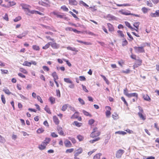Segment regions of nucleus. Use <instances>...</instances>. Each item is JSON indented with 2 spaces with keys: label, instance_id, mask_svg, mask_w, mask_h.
<instances>
[{
  "label": "nucleus",
  "instance_id": "f3484780",
  "mask_svg": "<svg viewBox=\"0 0 159 159\" xmlns=\"http://www.w3.org/2000/svg\"><path fill=\"white\" fill-rule=\"evenodd\" d=\"M138 61H139V63H135L134 65L133 66L134 68H137L139 66L141 65V63L142 62V60H137V62H138Z\"/></svg>",
  "mask_w": 159,
  "mask_h": 159
},
{
  "label": "nucleus",
  "instance_id": "603ef678",
  "mask_svg": "<svg viewBox=\"0 0 159 159\" xmlns=\"http://www.w3.org/2000/svg\"><path fill=\"white\" fill-rule=\"evenodd\" d=\"M140 23L139 22H135L134 23L133 25L135 27H139V25Z\"/></svg>",
  "mask_w": 159,
  "mask_h": 159
},
{
  "label": "nucleus",
  "instance_id": "e2e57ef3",
  "mask_svg": "<svg viewBox=\"0 0 159 159\" xmlns=\"http://www.w3.org/2000/svg\"><path fill=\"white\" fill-rule=\"evenodd\" d=\"M28 31H24L21 34V35L24 37H25L28 34Z\"/></svg>",
  "mask_w": 159,
  "mask_h": 159
},
{
  "label": "nucleus",
  "instance_id": "e433bc0d",
  "mask_svg": "<svg viewBox=\"0 0 159 159\" xmlns=\"http://www.w3.org/2000/svg\"><path fill=\"white\" fill-rule=\"evenodd\" d=\"M69 12L74 17L76 18V20H79V18H78L71 11H70Z\"/></svg>",
  "mask_w": 159,
  "mask_h": 159
},
{
  "label": "nucleus",
  "instance_id": "a211bd4d",
  "mask_svg": "<svg viewBox=\"0 0 159 159\" xmlns=\"http://www.w3.org/2000/svg\"><path fill=\"white\" fill-rule=\"evenodd\" d=\"M53 118L54 122L55 123L56 125H57L59 123V121L56 116H54L53 117Z\"/></svg>",
  "mask_w": 159,
  "mask_h": 159
},
{
  "label": "nucleus",
  "instance_id": "cd10ccee",
  "mask_svg": "<svg viewBox=\"0 0 159 159\" xmlns=\"http://www.w3.org/2000/svg\"><path fill=\"white\" fill-rule=\"evenodd\" d=\"M31 65V63L30 62H29L27 61H25L23 64L24 66H30Z\"/></svg>",
  "mask_w": 159,
  "mask_h": 159
},
{
  "label": "nucleus",
  "instance_id": "20e7f679",
  "mask_svg": "<svg viewBox=\"0 0 159 159\" xmlns=\"http://www.w3.org/2000/svg\"><path fill=\"white\" fill-rule=\"evenodd\" d=\"M134 48L136 52L142 53L144 52V50L143 47H134Z\"/></svg>",
  "mask_w": 159,
  "mask_h": 159
},
{
  "label": "nucleus",
  "instance_id": "4468645a",
  "mask_svg": "<svg viewBox=\"0 0 159 159\" xmlns=\"http://www.w3.org/2000/svg\"><path fill=\"white\" fill-rule=\"evenodd\" d=\"M52 76L53 78V80H55L58 79V77L56 72L55 71L53 72L52 74Z\"/></svg>",
  "mask_w": 159,
  "mask_h": 159
},
{
  "label": "nucleus",
  "instance_id": "5fc2aeb1",
  "mask_svg": "<svg viewBox=\"0 0 159 159\" xmlns=\"http://www.w3.org/2000/svg\"><path fill=\"white\" fill-rule=\"evenodd\" d=\"M56 94L57 96L58 97H61V94L60 91L59 89H57L56 90Z\"/></svg>",
  "mask_w": 159,
  "mask_h": 159
},
{
  "label": "nucleus",
  "instance_id": "774afa93",
  "mask_svg": "<svg viewBox=\"0 0 159 159\" xmlns=\"http://www.w3.org/2000/svg\"><path fill=\"white\" fill-rule=\"evenodd\" d=\"M51 136L54 138H56L58 137V135L55 132L52 133L51 134Z\"/></svg>",
  "mask_w": 159,
  "mask_h": 159
},
{
  "label": "nucleus",
  "instance_id": "13d9d810",
  "mask_svg": "<svg viewBox=\"0 0 159 159\" xmlns=\"http://www.w3.org/2000/svg\"><path fill=\"white\" fill-rule=\"evenodd\" d=\"M121 99L124 102L125 104L126 105V106H128V104L127 103V102L125 100V98L123 97H121Z\"/></svg>",
  "mask_w": 159,
  "mask_h": 159
},
{
  "label": "nucleus",
  "instance_id": "473e14b6",
  "mask_svg": "<svg viewBox=\"0 0 159 159\" xmlns=\"http://www.w3.org/2000/svg\"><path fill=\"white\" fill-rule=\"evenodd\" d=\"M50 43H51V42L48 43L46 44L45 46L43 47V49H46L48 48L50 45Z\"/></svg>",
  "mask_w": 159,
  "mask_h": 159
},
{
  "label": "nucleus",
  "instance_id": "bf43d9fd",
  "mask_svg": "<svg viewBox=\"0 0 159 159\" xmlns=\"http://www.w3.org/2000/svg\"><path fill=\"white\" fill-rule=\"evenodd\" d=\"M77 138L80 141H82L83 139V137L80 135H78L77 136Z\"/></svg>",
  "mask_w": 159,
  "mask_h": 159
},
{
  "label": "nucleus",
  "instance_id": "2f4dec72",
  "mask_svg": "<svg viewBox=\"0 0 159 159\" xmlns=\"http://www.w3.org/2000/svg\"><path fill=\"white\" fill-rule=\"evenodd\" d=\"M101 76L103 79L106 82L107 84H109V81L103 75H101Z\"/></svg>",
  "mask_w": 159,
  "mask_h": 159
},
{
  "label": "nucleus",
  "instance_id": "0e129e2a",
  "mask_svg": "<svg viewBox=\"0 0 159 159\" xmlns=\"http://www.w3.org/2000/svg\"><path fill=\"white\" fill-rule=\"evenodd\" d=\"M118 116V115L116 113H114L112 115V117L114 119H116L117 118Z\"/></svg>",
  "mask_w": 159,
  "mask_h": 159
},
{
  "label": "nucleus",
  "instance_id": "393cba45",
  "mask_svg": "<svg viewBox=\"0 0 159 159\" xmlns=\"http://www.w3.org/2000/svg\"><path fill=\"white\" fill-rule=\"evenodd\" d=\"M79 112H75L74 114H73L71 117V119H77L78 117Z\"/></svg>",
  "mask_w": 159,
  "mask_h": 159
},
{
  "label": "nucleus",
  "instance_id": "f257e3e1",
  "mask_svg": "<svg viewBox=\"0 0 159 159\" xmlns=\"http://www.w3.org/2000/svg\"><path fill=\"white\" fill-rule=\"evenodd\" d=\"M124 94L128 98H131L133 97H135L136 98V99H137L138 98V94L137 93H128V89L127 88H125L124 89Z\"/></svg>",
  "mask_w": 159,
  "mask_h": 159
},
{
  "label": "nucleus",
  "instance_id": "09e8293b",
  "mask_svg": "<svg viewBox=\"0 0 159 159\" xmlns=\"http://www.w3.org/2000/svg\"><path fill=\"white\" fill-rule=\"evenodd\" d=\"M76 41L78 42L83 43V44H84L85 45H88L89 44V43H88V42H84V41H80V40H77Z\"/></svg>",
  "mask_w": 159,
  "mask_h": 159
},
{
  "label": "nucleus",
  "instance_id": "c756f323",
  "mask_svg": "<svg viewBox=\"0 0 159 159\" xmlns=\"http://www.w3.org/2000/svg\"><path fill=\"white\" fill-rule=\"evenodd\" d=\"M44 110L48 114H51V112L50 111V110L48 107L47 105H46L44 108Z\"/></svg>",
  "mask_w": 159,
  "mask_h": 159
},
{
  "label": "nucleus",
  "instance_id": "9d476101",
  "mask_svg": "<svg viewBox=\"0 0 159 159\" xmlns=\"http://www.w3.org/2000/svg\"><path fill=\"white\" fill-rule=\"evenodd\" d=\"M20 6L22 7V9H24V10H26L29 7H31V6L30 5L25 3L21 4Z\"/></svg>",
  "mask_w": 159,
  "mask_h": 159
},
{
  "label": "nucleus",
  "instance_id": "5701e85b",
  "mask_svg": "<svg viewBox=\"0 0 159 159\" xmlns=\"http://www.w3.org/2000/svg\"><path fill=\"white\" fill-rule=\"evenodd\" d=\"M50 140L51 139L50 138H46L43 143V144H44L45 145V144L46 145H47L49 143Z\"/></svg>",
  "mask_w": 159,
  "mask_h": 159
},
{
  "label": "nucleus",
  "instance_id": "69168bd1",
  "mask_svg": "<svg viewBox=\"0 0 159 159\" xmlns=\"http://www.w3.org/2000/svg\"><path fill=\"white\" fill-rule=\"evenodd\" d=\"M73 28L69 27H67L65 28V30L66 31H72L73 30Z\"/></svg>",
  "mask_w": 159,
  "mask_h": 159
},
{
  "label": "nucleus",
  "instance_id": "f8f14e48",
  "mask_svg": "<svg viewBox=\"0 0 159 159\" xmlns=\"http://www.w3.org/2000/svg\"><path fill=\"white\" fill-rule=\"evenodd\" d=\"M64 143L66 147L67 148L71 147L72 145L70 141L67 140L64 142Z\"/></svg>",
  "mask_w": 159,
  "mask_h": 159
},
{
  "label": "nucleus",
  "instance_id": "6ab92c4d",
  "mask_svg": "<svg viewBox=\"0 0 159 159\" xmlns=\"http://www.w3.org/2000/svg\"><path fill=\"white\" fill-rule=\"evenodd\" d=\"M69 3L70 4L74 5H76L77 2L75 0H69Z\"/></svg>",
  "mask_w": 159,
  "mask_h": 159
},
{
  "label": "nucleus",
  "instance_id": "f704fd0d",
  "mask_svg": "<svg viewBox=\"0 0 159 159\" xmlns=\"http://www.w3.org/2000/svg\"><path fill=\"white\" fill-rule=\"evenodd\" d=\"M100 138L99 137H97L95 139H93V140H90L89 141V142L91 143H93L99 140L100 139Z\"/></svg>",
  "mask_w": 159,
  "mask_h": 159
},
{
  "label": "nucleus",
  "instance_id": "6e6d98bb",
  "mask_svg": "<svg viewBox=\"0 0 159 159\" xmlns=\"http://www.w3.org/2000/svg\"><path fill=\"white\" fill-rule=\"evenodd\" d=\"M74 149L73 148L67 149L66 150V153H71L74 151Z\"/></svg>",
  "mask_w": 159,
  "mask_h": 159
},
{
  "label": "nucleus",
  "instance_id": "a18cd8bd",
  "mask_svg": "<svg viewBox=\"0 0 159 159\" xmlns=\"http://www.w3.org/2000/svg\"><path fill=\"white\" fill-rule=\"evenodd\" d=\"M21 19V17L20 16H18L16 17L14 20V21L15 22H17L18 21L20 20Z\"/></svg>",
  "mask_w": 159,
  "mask_h": 159
},
{
  "label": "nucleus",
  "instance_id": "7c9ffc66",
  "mask_svg": "<svg viewBox=\"0 0 159 159\" xmlns=\"http://www.w3.org/2000/svg\"><path fill=\"white\" fill-rule=\"evenodd\" d=\"M64 81L65 82L68 83H72V81L70 80V79L69 78H65L64 79Z\"/></svg>",
  "mask_w": 159,
  "mask_h": 159
},
{
  "label": "nucleus",
  "instance_id": "39448f33",
  "mask_svg": "<svg viewBox=\"0 0 159 159\" xmlns=\"http://www.w3.org/2000/svg\"><path fill=\"white\" fill-rule=\"evenodd\" d=\"M46 1L47 2H46L42 1H41L39 2V3L40 5L44 6L50 7V5L49 4L50 3L49 1L48 0H46Z\"/></svg>",
  "mask_w": 159,
  "mask_h": 159
},
{
  "label": "nucleus",
  "instance_id": "a19ab883",
  "mask_svg": "<svg viewBox=\"0 0 159 159\" xmlns=\"http://www.w3.org/2000/svg\"><path fill=\"white\" fill-rule=\"evenodd\" d=\"M44 131V129L42 128H39L38 129V130L37 131V132L38 134H40L41 133H43Z\"/></svg>",
  "mask_w": 159,
  "mask_h": 159
},
{
  "label": "nucleus",
  "instance_id": "49530a36",
  "mask_svg": "<svg viewBox=\"0 0 159 159\" xmlns=\"http://www.w3.org/2000/svg\"><path fill=\"white\" fill-rule=\"evenodd\" d=\"M1 99L2 103L5 104L6 103L5 98L3 95H1Z\"/></svg>",
  "mask_w": 159,
  "mask_h": 159
},
{
  "label": "nucleus",
  "instance_id": "4be33fe9",
  "mask_svg": "<svg viewBox=\"0 0 159 159\" xmlns=\"http://www.w3.org/2000/svg\"><path fill=\"white\" fill-rule=\"evenodd\" d=\"M143 98L144 100L149 101L151 100V99L149 97L147 94L144 95L143 96Z\"/></svg>",
  "mask_w": 159,
  "mask_h": 159
},
{
  "label": "nucleus",
  "instance_id": "8fccbe9b",
  "mask_svg": "<svg viewBox=\"0 0 159 159\" xmlns=\"http://www.w3.org/2000/svg\"><path fill=\"white\" fill-rule=\"evenodd\" d=\"M25 11V12L26 14L28 15H30V10L29 9V8H28L26 10H24Z\"/></svg>",
  "mask_w": 159,
  "mask_h": 159
},
{
  "label": "nucleus",
  "instance_id": "ddd939ff",
  "mask_svg": "<svg viewBox=\"0 0 159 159\" xmlns=\"http://www.w3.org/2000/svg\"><path fill=\"white\" fill-rule=\"evenodd\" d=\"M6 94L8 95H10V94H12V95L16 96L15 94H14L13 93H11L9 90L7 88H5L3 89L2 90Z\"/></svg>",
  "mask_w": 159,
  "mask_h": 159
},
{
  "label": "nucleus",
  "instance_id": "a878e982",
  "mask_svg": "<svg viewBox=\"0 0 159 159\" xmlns=\"http://www.w3.org/2000/svg\"><path fill=\"white\" fill-rule=\"evenodd\" d=\"M49 101L51 104H53L55 102V99L53 97H51L49 98Z\"/></svg>",
  "mask_w": 159,
  "mask_h": 159
},
{
  "label": "nucleus",
  "instance_id": "37998d69",
  "mask_svg": "<svg viewBox=\"0 0 159 159\" xmlns=\"http://www.w3.org/2000/svg\"><path fill=\"white\" fill-rule=\"evenodd\" d=\"M67 107V104H65L62 106L61 108V110L63 111H65L66 110Z\"/></svg>",
  "mask_w": 159,
  "mask_h": 159
},
{
  "label": "nucleus",
  "instance_id": "6e6552de",
  "mask_svg": "<svg viewBox=\"0 0 159 159\" xmlns=\"http://www.w3.org/2000/svg\"><path fill=\"white\" fill-rule=\"evenodd\" d=\"M50 45L51 47L54 49H58L60 47L59 45L56 43H52L51 42Z\"/></svg>",
  "mask_w": 159,
  "mask_h": 159
},
{
  "label": "nucleus",
  "instance_id": "864d4df0",
  "mask_svg": "<svg viewBox=\"0 0 159 159\" xmlns=\"http://www.w3.org/2000/svg\"><path fill=\"white\" fill-rule=\"evenodd\" d=\"M79 101L80 102V103L82 104V105H84L85 104V102L81 98H79L78 99Z\"/></svg>",
  "mask_w": 159,
  "mask_h": 159
},
{
  "label": "nucleus",
  "instance_id": "de8ad7c7",
  "mask_svg": "<svg viewBox=\"0 0 159 159\" xmlns=\"http://www.w3.org/2000/svg\"><path fill=\"white\" fill-rule=\"evenodd\" d=\"M117 32L120 34V36L122 37H124V35L122 33V31L120 30H118L117 31Z\"/></svg>",
  "mask_w": 159,
  "mask_h": 159
},
{
  "label": "nucleus",
  "instance_id": "72a5a7b5",
  "mask_svg": "<svg viewBox=\"0 0 159 159\" xmlns=\"http://www.w3.org/2000/svg\"><path fill=\"white\" fill-rule=\"evenodd\" d=\"M83 112L84 114L86 116H88L90 117H92V116L91 114H90L88 112L84 110L83 111Z\"/></svg>",
  "mask_w": 159,
  "mask_h": 159
},
{
  "label": "nucleus",
  "instance_id": "423d86ee",
  "mask_svg": "<svg viewBox=\"0 0 159 159\" xmlns=\"http://www.w3.org/2000/svg\"><path fill=\"white\" fill-rule=\"evenodd\" d=\"M106 109L107 110L106 112V115L107 117H108L111 115L110 110L111 108L109 106H107L106 107Z\"/></svg>",
  "mask_w": 159,
  "mask_h": 159
},
{
  "label": "nucleus",
  "instance_id": "2eb2a0df",
  "mask_svg": "<svg viewBox=\"0 0 159 159\" xmlns=\"http://www.w3.org/2000/svg\"><path fill=\"white\" fill-rule=\"evenodd\" d=\"M107 26L108 28V30L109 31L112 32L114 31V28L113 26L110 23H107Z\"/></svg>",
  "mask_w": 159,
  "mask_h": 159
},
{
  "label": "nucleus",
  "instance_id": "ea45409f",
  "mask_svg": "<svg viewBox=\"0 0 159 159\" xmlns=\"http://www.w3.org/2000/svg\"><path fill=\"white\" fill-rule=\"evenodd\" d=\"M123 40H124V41H123L122 43V46H124L128 44V42L125 39H124Z\"/></svg>",
  "mask_w": 159,
  "mask_h": 159
},
{
  "label": "nucleus",
  "instance_id": "9b49d317",
  "mask_svg": "<svg viewBox=\"0 0 159 159\" xmlns=\"http://www.w3.org/2000/svg\"><path fill=\"white\" fill-rule=\"evenodd\" d=\"M57 129L59 134L61 135H63L64 134V132L61 127L58 126L57 127Z\"/></svg>",
  "mask_w": 159,
  "mask_h": 159
},
{
  "label": "nucleus",
  "instance_id": "dca6fc26",
  "mask_svg": "<svg viewBox=\"0 0 159 159\" xmlns=\"http://www.w3.org/2000/svg\"><path fill=\"white\" fill-rule=\"evenodd\" d=\"M54 15L57 16V17L58 18H64V16L60 15L59 14V13L58 12L56 11H53L52 12Z\"/></svg>",
  "mask_w": 159,
  "mask_h": 159
},
{
  "label": "nucleus",
  "instance_id": "1a4fd4ad",
  "mask_svg": "<svg viewBox=\"0 0 159 159\" xmlns=\"http://www.w3.org/2000/svg\"><path fill=\"white\" fill-rule=\"evenodd\" d=\"M83 152V149L81 148H79V149L76 150V152L74 154L75 157L78 156L79 154L82 153Z\"/></svg>",
  "mask_w": 159,
  "mask_h": 159
},
{
  "label": "nucleus",
  "instance_id": "412c9836",
  "mask_svg": "<svg viewBox=\"0 0 159 159\" xmlns=\"http://www.w3.org/2000/svg\"><path fill=\"white\" fill-rule=\"evenodd\" d=\"M138 115L140 118L143 120H145L146 119V116L142 114L141 112H138Z\"/></svg>",
  "mask_w": 159,
  "mask_h": 159
},
{
  "label": "nucleus",
  "instance_id": "79ce46f5",
  "mask_svg": "<svg viewBox=\"0 0 159 159\" xmlns=\"http://www.w3.org/2000/svg\"><path fill=\"white\" fill-rule=\"evenodd\" d=\"M20 71H21V72H22L24 74H27L28 73V72L26 71V70L23 68H20Z\"/></svg>",
  "mask_w": 159,
  "mask_h": 159
},
{
  "label": "nucleus",
  "instance_id": "680f3d73",
  "mask_svg": "<svg viewBox=\"0 0 159 159\" xmlns=\"http://www.w3.org/2000/svg\"><path fill=\"white\" fill-rule=\"evenodd\" d=\"M95 121L93 119H91L89 121V124L90 125L93 124L94 122Z\"/></svg>",
  "mask_w": 159,
  "mask_h": 159
},
{
  "label": "nucleus",
  "instance_id": "b1692460",
  "mask_svg": "<svg viewBox=\"0 0 159 159\" xmlns=\"http://www.w3.org/2000/svg\"><path fill=\"white\" fill-rule=\"evenodd\" d=\"M102 155V154L101 153L97 154L94 156L93 159H100V156Z\"/></svg>",
  "mask_w": 159,
  "mask_h": 159
},
{
  "label": "nucleus",
  "instance_id": "c85d7f7f",
  "mask_svg": "<svg viewBox=\"0 0 159 159\" xmlns=\"http://www.w3.org/2000/svg\"><path fill=\"white\" fill-rule=\"evenodd\" d=\"M67 49L68 50L78 52V50H76V48H72L68 46L67 47Z\"/></svg>",
  "mask_w": 159,
  "mask_h": 159
},
{
  "label": "nucleus",
  "instance_id": "c03bdc74",
  "mask_svg": "<svg viewBox=\"0 0 159 159\" xmlns=\"http://www.w3.org/2000/svg\"><path fill=\"white\" fill-rule=\"evenodd\" d=\"M41 25L42 26L44 27L46 29H48L49 30H52V27H50L49 26H48L45 25L43 24H41Z\"/></svg>",
  "mask_w": 159,
  "mask_h": 159
},
{
  "label": "nucleus",
  "instance_id": "3c124183",
  "mask_svg": "<svg viewBox=\"0 0 159 159\" xmlns=\"http://www.w3.org/2000/svg\"><path fill=\"white\" fill-rule=\"evenodd\" d=\"M1 70L2 71V74H8V71L7 70H3L2 69H1Z\"/></svg>",
  "mask_w": 159,
  "mask_h": 159
},
{
  "label": "nucleus",
  "instance_id": "c9c22d12",
  "mask_svg": "<svg viewBox=\"0 0 159 159\" xmlns=\"http://www.w3.org/2000/svg\"><path fill=\"white\" fill-rule=\"evenodd\" d=\"M32 48L35 50L39 51V46L36 45H34L32 46Z\"/></svg>",
  "mask_w": 159,
  "mask_h": 159
},
{
  "label": "nucleus",
  "instance_id": "7ed1b4c3",
  "mask_svg": "<svg viewBox=\"0 0 159 159\" xmlns=\"http://www.w3.org/2000/svg\"><path fill=\"white\" fill-rule=\"evenodd\" d=\"M125 152L124 150L122 149H119L116 152V156L117 158L121 157L122 155Z\"/></svg>",
  "mask_w": 159,
  "mask_h": 159
},
{
  "label": "nucleus",
  "instance_id": "0eeeda50",
  "mask_svg": "<svg viewBox=\"0 0 159 159\" xmlns=\"http://www.w3.org/2000/svg\"><path fill=\"white\" fill-rule=\"evenodd\" d=\"M119 12L123 15H130L131 13L130 11H125L123 10H121L119 11Z\"/></svg>",
  "mask_w": 159,
  "mask_h": 159
},
{
  "label": "nucleus",
  "instance_id": "f03ea898",
  "mask_svg": "<svg viewBox=\"0 0 159 159\" xmlns=\"http://www.w3.org/2000/svg\"><path fill=\"white\" fill-rule=\"evenodd\" d=\"M97 128H95L93 129V131L91 134L90 136L92 138H94L99 135L100 134V131L98 130Z\"/></svg>",
  "mask_w": 159,
  "mask_h": 159
},
{
  "label": "nucleus",
  "instance_id": "4c0bfd02",
  "mask_svg": "<svg viewBox=\"0 0 159 159\" xmlns=\"http://www.w3.org/2000/svg\"><path fill=\"white\" fill-rule=\"evenodd\" d=\"M115 134H122V135H124L125 134H126V133L125 132H124V131H118L116 132H115Z\"/></svg>",
  "mask_w": 159,
  "mask_h": 159
},
{
  "label": "nucleus",
  "instance_id": "052dcab7",
  "mask_svg": "<svg viewBox=\"0 0 159 159\" xmlns=\"http://www.w3.org/2000/svg\"><path fill=\"white\" fill-rule=\"evenodd\" d=\"M73 124L78 127H80V123L77 121H75L74 122Z\"/></svg>",
  "mask_w": 159,
  "mask_h": 159
},
{
  "label": "nucleus",
  "instance_id": "bb28decb",
  "mask_svg": "<svg viewBox=\"0 0 159 159\" xmlns=\"http://www.w3.org/2000/svg\"><path fill=\"white\" fill-rule=\"evenodd\" d=\"M46 145H45L44 144H42L40 145H39L38 148L39 149L41 150H43L45 149L46 148Z\"/></svg>",
  "mask_w": 159,
  "mask_h": 159
},
{
  "label": "nucleus",
  "instance_id": "4d7b16f0",
  "mask_svg": "<svg viewBox=\"0 0 159 159\" xmlns=\"http://www.w3.org/2000/svg\"><path fill=\"white\" fill-rule=\"evenodd\" d=\"M80 80L81 81H85L86 79L85 77L83 76H81L79 77Z\"/></svg>",
  "mask_w": 159,
  "mask_h": 159
},
{
  "label": "nucleus",
  "instance_id": "aec40b11",
  "mask_svg": "<svg viewBox=\"0 0 159 159\" xmlns=\"http://www.w3.org/2000/svg\"><path fill=\"white\" fill-rule=\"evenodd\" d=\"M107 17L109 18V20H115L116 19V17L115 16L110 14L107 15Z\"/></svg>",
  "mask_w": 159,
  "mask_h": 159
},
{
  "label": "nucleus",
  "instance_id": "58836bf2",
  "mask_svg": "<svg viewBox=\"0 0 159 159\" xmlns=\"http://www.w3.org/2000/svg\"><path fill=\"white\" fill-rule=\"evenodd\" d=\"M61 8L64 11H68V9L65 5L61 6Z\"/></svg>",
  "mask_w": 159,
  "mask_h": 159
},
{
  "label": "nucleus",
  "instance_id": "338daca9",
  "mask_svg": "<svg viewBox=\"0 0 159 159\" xmlns=\"http://www.w3.org/2000/svg\"><path fill=\"white\" fill-rule=\"evenodd\" d=\"M43 68L45 71H48L49 70V68L46 66H43Z\"/></svg>",
  "mask_w": 159,
  "mask_h": 159
}]
</instances>
